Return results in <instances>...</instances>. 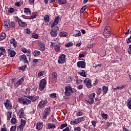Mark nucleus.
I'll return each mask as SVG.
<instances>
[{
    "label": "nucleus",
    "instance_id": "1",
    "mask_svg": "<svg viewBox=\"0 0 131 131\" xmlns=\"http://www.w3.org/2000/svg\"><path fill=\"white\" fill-rule=\"evenodd\" d=\"M64 99H67L68 100L70 98V96H72L73 95V93L74 91L72 90V87L71 86H66L64 87Z\"/></svg>",
    "mask_w": 131,
    "mask_h": 131
},
{
    "label": "nucleus",
    "instance_id": "2",
    "mask_svg": "<svg viewBox=\"0 0 131 131\" xmlns=\"http://www.w3.org/2000/svg\"><path fill=\"white\" fill-rule=\"evenodd\" d=\"M47 86V80L46 79H42L40 80L39 83V91H43L45 90V88Z\"/></svg>",
    "mask_w": 131,
    "mask_h": 131
},
{
    "label": "nucleus",
    "instance_id": "3",
    "mask_svg": "<svg viewBox=\"0 0 131 131\" xmlns=\"http://www.w3.org/2000/svg\"><path fill=\"white\" fill-rule=\"evenodd\" d=\"M95 97H96V93H91L88 97V99L86 100V101L87 102V103H89V104H90V105L94 104V103H95V100H94V99H95Z\"/></svg>",
    "mask_w": 131,
    "mask_h": 131
},
{
    "label": "nucleus",
    "instance_id": "4",
    "mask_svg": "<svg viewBox=\"0 0 131 131\" xmlns=\"http://www.w3.org/2000/svg\"><path fill=\"white\" fill-rule=\"evenodd\" d=\"M50 113H51V107H46L42 113V119H47V117L50 115Z\"/></svg>",
    "mask_w": 131,
    "mask_h": 131
},
{
    "label": "nucleus",
    "instance_id": "5",
    "mask_svg": "<svg viewBox=\"0 0 131 131\" xmlns=\"http://www.w3.org/2000/svg\"><path fill=\"white\" fill-rule=\"evenodd\" d=\"M18 102L20 104H23V105H29V104H31V100L23 97L19 98Z\"/></svg>",
    "mask_w": 131,
    "mask_h": 131
},
{
    "label": "nucleus",
    "instance_id": "6",
    "mask_svg": "<svg viewBox=\"0 0 131 131\" xmlns=\"http://www.w3.org/2000/svg\"><path fill=\"white\" fill-rule=\"evenodd\" d=\"M59 33V27L56 26L54 29L51 30L50 34L52 37H56Z\"/></svg>",
    "mask_w": 131,
    "mask_h": 131
},
{
    "label": "nucleus",
    "instance_id": "7",
    "mask_svg": "<svg viewBox=\"0 0 131 131\" xmlns=\"http://www.w3.org/2000/svg\"><path fill=\"white\" fill-rule=\"evenodd\" d=\"M83 83L88 89H92V79L86 78L83 81Z\"/></svg>",
    "mask_w": 131,
    "mask_h": 131
},
{
    "label": "nucleus",
    "instance_id": "8",
    "mask_svg": "<svg viewBox=\"0 0 131 131\" xmlns=\"http://www.w3.org/2000/svg\"><path fill=\"white\" fill-rule=\"evenodd\" d=\"M47 104H48L47 99L42 100L39 102L38 107L39 109H42V108H45V107H46Z\"/></svg>",
    "mask_w": 131,
    "mask_h": 131
},
{
    "label": "nucleus",
    "instance_id": "9",
    "mask_svg": "<svg viewBox=\"0 0 131 131\" xmlns=\"http://www.w3.org/2000/svg\"><path fill=\"white\" fill-rule=\"evenodd\" d=\"M110 27H106L103 32V35L104 37H110L111 36V33H110Z\"/></svg>",
    "mask_w": 131,
    "mask_h": 131
},
{
    "label": "nucleus",
    "instance_id": "10",
    "mask_svg": "<svg viewBox=\"0 0 131 131\" xmlns=\"http://www.w3.org/2000/svg\"><path fill=\"white\" fill-rule=\"evenodd\" d=\"M86 66V63L85 61H78L77 63V67L78 68H81V69H85V66Z\"/></svg>",
    "mask_w": 131,
    "mask_h": 131
},
{
    "label": "nucleus",
    "instance_id": "11",
    "mask_svg": "<svg viewBox=\"0 0 131 131\" xmlns=\"http://www.w3.org/2000/svg\"><path fill=\"white\" fill-rule=\"evenodd\" d=\"M51 46L54 47V51L56 52H60V48H61V45L60 44H57L56 42H51Z\"/></svg>",
    "mask_w": 131,
    "mask_h": 131
},
{
    "label": "nucleus",
    "instance_id": "12",
    "mask_svg": "<svg viewBox=\"0 0 131 131\" xmlns=\"http://www.w3.org/2000/svg\"><path fill=\"white\" fill-rule=\"evenodd\" d=\"M36 14H37V12H34L32 13L31 16H28V18H25V17H26V16L24 15H21V17H22V18H23L24 19H25L26 20H31V19H35V18H36V17L37 16Z\"/></svg>",
    "mask_w": 131,
    "mask_h": 131
},
{
    "label": "nucleus",
    "instance_id": "13",
    "mask_svg": "<svg viewBox=\"0 0 131 131\" xmlns=\"http://www.w3.org/2000/svg\"><path fill=\"white\" fill-rule=\"evenodd\" d=\"M26 98H28V99H29L32 101V102H36L38 99H39V96L36 95H32V96H25Z\"/></svg>",
    "mask_w": 131,
    "mask_h": 131
},
{
    "label": "nucleus",
    "instance_id": "14",
    "mask_svg": "<svg viewBox=\"0 0 131 131\" xmlns=\"http://www.w3.org/2000/svg\"><path fill=\"white\" fill-rule=\"evenodd\" d=\"M4 105L7 110H11V109H12V103H11V101L9 99L6 100V102L4 103Z\"/></svg>",
    "mask_w": 131,
    "mask_h": 131
},
{
    "label": "nucleus",
    "instance_id": "15",
    "mask_svg": "<svg viewBox=\"0 0 131 131\" xmlns=\"http://www.w3.org/2000/svg\"><path fill=\"white\" fill-rule=\"evenodd\" d=\"M59 20H60V16H56L54 19V22L51 24V28H54L55 26H56V25H58Z\"/></svg>",
    "mask_w": 131,
    "mask_h": 131
},
{
    "label": "nucleus",
    "instance_id": "16",
    "mask_svg": "<svg viewBox=\"0 0 131 131\" xmlns=\"http://www.w3.org/2000/svg\"><path fill=\"white\" fill-rule=\"evenodd\" d=\"M65 58H66V55L65 54H61L59 56L58 60V64H63L65 63Z\"/></svg>",
    "mask_w": 131,
    "mask_h": 131
},
{
    "label": "nucleus",
    "instance_id": "17",
    "mask_svg": "<svg viewBox=\"0 0 131 131\" xmlns=\"http://www.w3.org/2000/svg\"><path fill=\"white\" fill-rule=\"evenodd\" d=\"M20 61H22L25 64H29V61H28V59H27V57H26V55L23 54L19 57Z\"/></svg>",
    "mask_w": 131,
    "mask_h": 131
},
{
    "label": "nucleus",
    "instance_id": "18",
    "mask_svg": "<svg viewBox=\"0 0 131 131\" xmlns=\"http://www.w3.org/2000/svg\"><path fill=\"white\" fill-rule=\"evenodd\" d=\"M24 77H21V78L19 79L14 84V86L16 88H18L19 85H21L24 82Z\"/></svg>",
    "mask_w": 131,
    "mask_h": 131
},
{
    "label": "nucleus",
    "instance_id": "19",
    "mask_svg": "<svg viewBox=\"0 0 131 131\" xmlns=\"http://www.w3.org/2000/svg\"><path fill=\"white\" fill-rule=\"evenodd\" d=\"M43 127V122L39 121V122L37 123L36 125V129H37V130H40L41 129H42Z\"/></svg>",
    "mask_w": 131,
    "mask_h": 131
},
{
    "label": "nucleus",
    "instance_id": "20",
    "mask_svg": "<svg viewBox=\"0 0 131 131\" xmlns=\"http://www.w3.org/2000/svg\"><path fill=\"white\" fill-rule=\"evenodd\" d=\"M72 34L73 36H74L75 37H78V36H81V32H80V31L77 30H74Z\"/></svg>",
    "mask_w": 131,
    "mask_h": 131
},
{
    "label": "nucleus",
    "instance_id": "21",
    "mask_svg": "<svg viewBox=\"0 0 131 131\" xmlns=\"http://www.w3.org/2000/svg\"><path fill=\"white\" fill-rule=\"evenodd\" d=\"M8 53L10 56V58H13L16 56V52L11 48L8 49Z\"/></svg>",
    "mask_w": 131,
    "mask_h": 131
},
{
    "label": "nucleus",
    "instance_id": "22",
    "mask_svg": "<svg viewBox=\"0 0 131 131\" xmlns=\"http://www.w3.org/2000/svg\"><path fill=\"white\" fill-rule=\"evenodd\" d=\"M57 79H58V74L57 72H53L52 73V81H57Z\"/></svg>",
    "mask_w": 131,
    "mask_h": 131
},
{
    "label": "nucleus",
    "instance_id": "23",
    "mask_svg": "<svg viewBox=\"0 0 131 131\" xmlns=\"http://www.w3.org/2000/svg\"><path fill=\"white\" fill-rule=\"evenodd\" d=\"M38 46L40 48L41 50L46 51V46L43 41L38 42Z\"/></svg>",
    "mask_w": 131,
    "mask_h": 131
},
{
    "label": "nucleus",
    "instance_id": "24",
    "mask_svg": "<svg viewBox=\"0 0 131 131\" xmlns=\"http://www.w3.org/2000/svg\"><path fill=\"white\" fill-rule=\"evenodd\" d=\"M88 55V53H86V51L83 50L81 51V53L79 54L78 58H84L85 56Z\"/></svg>",
    "mask_w": 131,
    "mask_h": 131
},
{
    "label": "nucleus",
    "instance_id": "25",
    "mask_svg": "<svg viewBox=\"0 0 131 131\" xmlns=\"http://www.w3.org/2000/svg\"><path fill=\"white\" fill-rule=\"evenodd\" d=\"M56 125H54V124L53 123H48L47 124V128L48 129H50L51 128H55Z\"/></svg>",
    "mask_w": 131,
    "mask_h": 131
},
{
    "label": "nucleus",
    "instance_id": "26",
    "mask_svg": "<svg viewBox=\"0 0 131 131\" xmlns=\"http://www.w3.org/2000/svg\"><path fill=\"white\" fill-rule=\"evenodd\" d=\"M33 55L34 57H38L40 55V51L38 50H35L33 52Z\"/></svg>",
    "mask_w": 131,
    "mask_h": 131
},
{
    "label": "nucleus",
    "instance_id": "27",
    "mask_svg": "<svg viewBox=\"0 0 131 131\" xmlns=\"http://www.w3.org/2000/svg\"><path fill=\"white\" fill-rule=\"evenodd\" d=\"M3 26H4L5 28H10V27H11V25H10V23H9V21H5L3 23Z\"/></svg>",
    "mask_w": 131,
    "mask_h": 131
},
{
    "label": "nucleus",
    "instance_id": "28",
    "mask_svg": "<svg viewBox=\"0 0 131 131\" xmlns=\"http://www.w3.org/2000/svg\"><path fill=\"white\" fill-rule=\"evenodd\" d=\"M56 2L58 5H65L67 1L66 0H56Z\"/></svg>",
    "mask_w": 131,
    "mask_h": 131
},
{
    "label": "nucleus",
    "instance_id": "29",
    "mask_svg": "<svg viewBox=\"0 0 131 131\" xmlns=\"http://www.w3.org/2000/svg\"><path fill=\"white\" fill-rule=\"evenodd\" d=\"M108 86L106 85H104L102 86V92L103 93V95H106L107 92H108Z\"/></svg>",
    "mask_w": 131,
    "mask_h": 131
},
{
    "label": "nucleus",
    "instance_id": "30",
    "mask_svg": "<svg viewBox=\"0 0 131 131\" xmlns=\"http://www.w3.org/2000/svg\"><path fill=\"white\" fill-rule=\"evenodd\" d=\"M127 107L129 109V110H131V98H128L127 100Z\"/></svg>",
    "mask_w": 131,
    "mask_h": 131
},
{
    "label": "nucleus",
    "instance_id": "31",
    "mask_svg": "<svg viewBox=\"0 0 131 131\" xmlns=\"http://www.w3.org/2000/svg\"><path fill=\"white\" fill-rule=\"evenodd\" d=\"M24 13L26 15H28V13L30 15H31V11H30V9L27 8L26 7L24 8Z\"/></svg>",
    "mask_w": 131,
    "mask_h": 131
},
{
    "label": "nucleus",
    "instance_id": "32",
    "mask_svg": "<svg viewBox=\"0 0 131 131\" xmlns=\"http://www.w3.org/2000/svg\"><path fill=\"white\" fill-rule=\"evenodd\" d=\"M78 74L80 75L81 76H82V77H86V74H85V71L82 70L81 72H79Z\"/></svg>",
    "mask_w": 131,
    "mask_h": 131
},
{
    "label": "nucleus",
    "instance_id": "33",
    "mask_svg": "<svg viewBox=\"0 0 131 131\" xmlns=\"http://www.w3.org/2000/svg\"><path fill=\"white\" fill-rule=\"evenodd\" d=\"M24 110L23 108H21L19 110V118H23V117L24 116Z\"/></svg>",
    "mask_w": 131,
    "mask_h": 131
},
{
    "label": "nucleus",
    "instance_id": "34",
    "mask_svg": "<svg viewBox=\"0 0 131 131\" xmlns=\"http://www.w3.org/2000/svg\"><path fill=\"white\" fill-rule=\"evenodd\" d=\"M18 25L20 26V27H25V26H27V24H26L25 22L22 21V20H20L19 23H18Z\"/></svg>",
    "mask_w": 131,
    "mask_h": 131
},
{
    "label": "nucleus",
    "instance_id": "35",
    "mask_svg": "<svg viewBox=\"0 0 131 131\" xmlns=\"http://www.w3.org/2000/svg\"><path fill=\"white\" fill-rule=\"evenodd\" d=\"M68 35V33L66 32H61L59 33V36L61 37H66Z\"/></svg>",
    "mask_w": 131,
    "mask_h": 131
},
{
    "label": "nucleus",
    "instance_id": "36",
    "mask_svg": "<svg viewBox=\"0 0 131 131\" xmlns=\"http://www.w3.org/2000/svg\"><path fill=\"white\" fill-rule=\"evenodd\" d=\"M0 51L1 52L0 53H1L2 56H4V55H5V54H6V49H5V47H0Z\"/></svg>",
    "mask_w": 131,
    "mask_h": 131
},
{
    "label": "nucleus",
    "instance_id": "37",
    "mask_svg": "<svg viewBox=\"0 0 131 131\" xmlns=\"http://www.w3.org/2000/svg\"><path fill=\"white\" fill-rule=\"evenodd\" d=\"M11 123H12V124H16V123H17V119H16L15 116H14L11 119Z\"/></svg>",
    "mask_w": 131,
    "mask_h": 131
},
{
    "label": "nucleus",
    "instance_id": "38",
    "mask_svg": "<svg viewBox=\"0 0 131 131\" xmlns=\"http://www.w3.org/2000/svg\"><path fill=\"white\" fill-rule=\"evenodd\" d=\"M44 21L46 23L50 22V16L49 15H46L44 17Z\"/></svg>",
    "mask_w": 131,
    "mask_h": 131
},
{
    "label": "nucleus",
    "instance_id": "39",
    "mask_svg": "<svg viewBox=\"0 0 131 131\" xmlns=\"http://www.w3.org/2000/svg\"><path fill=\"white\" fill-rule=\"evenodd\" d=\"M27 68V65H25L22 67H19L18 68V70H21V71H25V69Z\"/></svg>",
    "mask_w": 131,
    "mask_h": 131
},
{
    "label": "nucleus",
    "instance_id": "40",
    "mask_svg": "<svg viewBox=\"0 0 131 131\" xmlns=\"http://www.w3.org/2000/svg\"><path fill=\"white\" fill-rule=\"evenodd\" d=\"M49 97L51 98V99H56L57 98V94L53 93L50 94Z\"/></svg>",
    "mask_w": 131,
    "mask_h": 131
},
{
    "label": "nucleus",
    "instance_id": "41",
    "mask_svg": "<svg viewBox=\"0 0 131 131\" xmlns=\"http://www.w3.org/2000/svg\"><path fill=\"white\" fill-rule=\"evenodd\" d=\"M6 33H2L1 34L0 36V40H3V39H5V38H6Z\"/></svg>",
    "mask_w": 131,
    "mask_h": 131
},
{
    "label": "nucleus",
    "instance_id": "42",
    "mask_svg": "<svg viewBox=\"0 0 131 131\" xmlns=\"http://www.w3.org/2000/svg\"><path fill=\"white\" fill-rule=\"evenodd\" d=\"M7 120H10L11 118H12V112H8V114L7 115Z\"/></svg>",
    "mask_w": 131,
    "mask_h": 131
},
{
    "label": "nucleus",
    "instance_id": "43",
    "mask_svg": "<svg viewBox=\"0 0 131 131\" xmlns=\"http://www.w3.org/2000/svg\"><path fill=\"white\" fill-rule=\"evenodd\" d=\"M86 9H88L87 6L85 5V6H83L80 11V13H83L84 12V11H85V10H86Z\"/></svg>",
    "mask_w": 131,
    "mask_h": 131
},
{
    "label": "nucleus",
    "instance_id": "44",
    "mask_svg": "<svg viewBox=\"0 0 131 131\" xmlns=\"http://www.w3.org/2000/svg\"><path fill=\"white\" fill-rule=\"evenodd\" d=\"M26 124V120H24L23 119H21L20 120V125H21L23 126H25Z\"/></svg>",
    "mask_w": 131,
    "mask_h": 131
},
{
    "label": "nucleus",
    "instance_id": "45",
    "mask_svg": "<svg viewBox=\"0 0 131 131\" xmlns=\"http://www.w3.org/2000/svg\"><path fill=\"white\" fill-rule=\"evenodd\" d=\"M45 73V71H39V72L38 73V76L39 77H40V76H42Z\"/></svg>",
    "mask_w": 131,
    "mask_h": 131
},
{
    "label": "nucleus",
    "instance_id": "46",
    "mask_svg": "<svg viewBox=\"0 0 131 131\" xmlns=\"http://www.w3.org/2000/svg\"><path fill=\"white\" fill-rule=\"evenodd\" d=\"M101 93H102V88H98L96 91L97 94L98 95V96H100V95L101 94Z\"/></svg>",
    "mask_w": 131,
    "mask_h": 131
},
{
    "label": "nucleus",
    "instance_id": "47",
    "mask_svg": "<svg viewBox=\"0 0 131 131\" xmlns=\"http://www.w3.org/2000/svg\"><path fill=\"white\" fill-rule=\"evenodd\" d=\"M64 46L67 48H69L70 47H72L73 46V43H72V42H69L68 43H66Z\"/></svg>",
    "mask_w": 131,
    "mask_h": 131
},
{
    "label": "nucleus",
    "instance_id": "48",
    "mask_svg": "<svg viewBox=\"0 0 131 131\" xmlns=\"http://www.w3.org/2000/svg\"><path fill=\"white\" fill-rule=\"evenodd\" d=\"M101 117H103V119L107 120L108 119V115L106 114H101Z\"/></svg>",
    "mask_w": 131,
    "mask_h": 131
},
{
    "label": "nucleus",
    "instance_id": "49",
    "mask_svg": "<svg viewBox=\"0 0 131 131\" xmlns=\"http://www.w3.org/2000/svg\"><path fill=\"white\" fill-rule=\"evenodd\" d=\"M32 38H35V39H37L38 38V35L35 33H33L32 35Z\"/></svg>",
    "mask_w": 131,
    "mask_h": 131
},
{
    "label": "nucleus",
    "instance_id": "50",
    "mask_svg": "<svg viewBox=\"0 0 131 131\" xmlns=\"http://www.w3.org/2000/svg\"><path fill=\"white\" fill-rule=\"evenodd\" d=\"M30 90H31L30 87H28L26 88V95H29V94H30Z\"/></svg>",
    "mask_w": 131,
    "mask_h": 131
},
{
    "label": "nucleus",
    "instance_id": "51",
    "mask_svg": "<svg viewBox=\"0 0 131 131\" xmlns=\"http://www.w3.org/2000/svg\"><path fill=\"white\" fill-rule=\"evenodd\" d=\"M21 52H23V53H24V54H26L28 52H29V51L27 50V49H26V48H23L21 49Z\"/></svg>",
    "mask_w": 131,
    "mask_h": 131
},
{
    "label": "nucleus",
    "instance_id": "52",
    "mask_svg": "<svg viewBox=\"0 0 131 131\" xmlns=\"http://www.w3.org/2000/svg\"><path fill=\"white\" fill-rule=\"evenodd\" d=\"M67 123H64V124H62L60 126V129H63L64 128V127H67Z\"/></svg>",
    "mask_w": 131,
    "mask_h": 131
},
{
    "label": "nucleus",
    "instance_id": "53",
    "mask_svg": "<svg viewBox=\"0 0 131 131\" xmlns=\"http://www.w3.org/2000/svg\"><path fill=\"white\" fill-rule=\"evenodd\" d=\"M18 128L20 129L19 131H23V129L24 128V126H22L21 125H19L17 126V129H18Z\"/></svg>",
    "mask_w": 131,
    "mask_h": 131
},
{
    "label": "nucleus",
    "instance_id": "54",
    "mask_svg": "<svg viewBox=\"0 0 131 131\" xmlns=\"http://www.w3.org/2000/svg\"><path fill=\"white\" fill-rule=\"evenodd\" d=\"M85 118H86L85 116L79 117V119H80V122H82V121H84V120H85Z\"/></svg>",
    "mask_w": 131,
    "mask_h": 131
},
{
    "label": "nucleus",
    "instance_id": "55",
    "mask_svg": "<svg viewBox=\"0 0 131 131\" xmlns=\"http://www.w3.org/2000/svg\"><path fill=\"white\" fill-rule=\"evenodd\" d=\"M14 20H15L16 22H17L18 23H19L20 21H21V19H19V17L18 16H15L14 17Z\"/></svg>",
    "mask_w": 131,
    "mask_h": 131
},
{
    "label": "nucleus",
    "instance_id": "56",
    "mask_svg": "<svg viewBox=\"0 0 131 131\" xmlns=\"http://www.w3.org/2000/svg\"><path fill=\"white\" fill-rule=\"evenodd\" d=\"M8 12L10 14L12 13H14V12H15V9H14V8H11L8 9Z\"/></svg>",
    "mask_w": 131,
    "mask_h": 131
},
{
    "label": "nucleus",
    "instance_id": "57",
    "mask_svg": "<svg viewBox=\"0 0 131 131\" xmlns=\"http://www.w3.org/2000/svg\"><path fill=\"white\" fill-rule=\"evenodd\" d=\"M16 127H17L16 125H15V126H12L11 127L10 130L11 131H15Z\"/></svg>",
    "mask_w": 131,
    "mask_h": 131
},
{
    "label": "nucleus",
    "instance_id": "58",
    "mask_svg": "<svg viewBox=\"0 0 131 131\" xmlns=\"http://www.w3.org/2000/svg\"><path fill=\"white\" fill-rule=\"evenodd\" d=\"M126 41L127 43H131V35L129 38H128L126 40Z\"/></svg>",
    "mask_w": 131,
    "mask_h": 131
},
{
    "label": "nucleus",
    "instance_id": "59",
    "mask_svg": "<svg viewBox=\"0 0 131 131\" xmlns=\"http://www.w3.org/2000/svg\"><path fill=\"white\" fill-rule=\"evenodd\" d=\"M76 83H77L78 84H80L82 82V80L81 79H77L76 80Z\"/></svg>",
    "mask_w": 131,
    "mask_h": 131
},
{
    "label": "nucleus",
    "instance_id": "60",
    "mask_svg": "<svg viewBox=\"0 0 131 131\" xmlns=\"http://www.w3.org/2000/svg\"><path fill=\"white\" fill-rule=\"evenodd\" d=\"M77 89L78 90H82V89H83V85L81 84V85H78V86L77 87Z\"/></svg>",
    "mask_w": 131,
    "mask_h": 131
},
{
    "label": "nucleus",
    "instance_id": "61",
    "mask_svg": "<svg viewBox=\"0 0 131 131\" xmlns=\"http://www.w3.org/2000/svg\"><path fill=\"white\" fill-rule=\"evenodd\" d=\"M82 114H83V113H82L79 111L77 113V116H82Z\"/></svg>",
    "mask_w": 131,
    "mask_h": 131
},
{
    "label": "nucleus",
    "instance_id": "62",
    "mask_svg": "<svg viewBox=\"0 0 131 131\" xmlns=\"http://www.w3.org/2000/svg\"><path fill=\"white\" fill-rule=\"evenodd\" d=\"M81 128L80 127H76L74 128V131H81Z\"/></svg>",
    "mask_w": 131,
    "mask_h": 131
},
{
    "label": "nucleus",
    "instance_id": "63",
    "mask_svg": "<svg viewBox=\"0 0 131 131\" xmlns=\"http://www.w3.org/2000/svg\"><path fill=\"white\" fill-rule=\"evenodd\" d=\"M70 124L72 125H75V124H77L75 120L74 121H71L70 122Z\"/></svg>",
    "mask_w": 131,
    "mask_h": 131
},
{
    "label": "nucleus",
    "instance_id": "64",
    "mask_svg": "<svg viewBox=\"0 0 131 131\" xmlns=\"http://www.w3.org/2000/svg\"><path fill=\"white\" fill-rule=\"evenodd\" d=\"M11 26L12 28H15V23L13 21H11Z\"/></svg>",
    "mask_w": 131,
    "mask_h": 131
}]
</instances>
